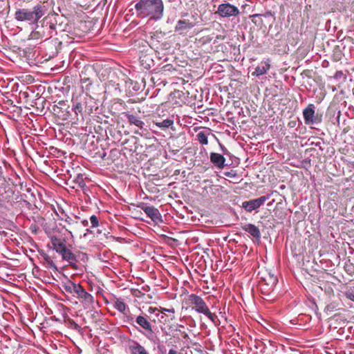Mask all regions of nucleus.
I'll return each mask as SVG.
<instances>
[{"instance_id": "obj_1", "label": "nucleus", "mask_w": 354, "mask_h": 354, "mask_svg": "<svg viewBox=\"0 0 354 354\" xmlns=\"http://www.w3.org/2000/svg\"><path fill=\"white\" fill-rule=\"evenodd\" d=\"M135 8L138 17L158 20L163 16L164 4L162 0H138Z\"/></svg>"}, {"instance_id": "obj_2", "label": "nucleus", "mask_w": 354, "mask_h": 354, "mask_svg": "<svg viewBox=\"0 0 354 354\" xmlns=\"http://www.w3.org/2000/svg\"><path fill=\"white\" fill-rule=\"evenodd\" d=\"M45 14L44 7L41 5L34 6L33 10L27 8L17 10L15 13V18L20 21H29L31 24L37 23L39 19Z\"/></svg>"}, {"instance_id": "obj_3", "label": "nucleus", "mask_w": 354, "mask_h": 354, "mask_svg": "<svg viewBox=\"0 0 354 354\" xmlns=\"http://www.w3.org/2000/svg\"><path fill=\"white\" fill-rule=\"evenodd\" d=\"M186 302L197 313L204 314L214 324H217V322L218 321L217 316L210 312L205 302L201 297L195 294H191L187 297Z\"/></svg>"}, {"instance_id": "obj_4", "label": "nucleus", "mask_w": 354, "mask_h": 354, "mask_svg": "<svg viewBox=\"0 0 354 354\" xmlns=\"http://www.w3.org/2000/svg\"><path fill=\"white\" fill-rule=\"evenodd\" d=\"M63 287L66 292L75 293L77 297L82 299L85 304L90 305L93 304V297L87 292L80 284L68 281L64 284Z\"/></svg>"}, {"instance_id": "obj_5", "label": "nucleus", "mask_w": 354, "mask_h": 354, "mask_svg": "<svg viewBox=\"0 0 354 354\" xmlns=\"http://www.w3.org/2000/svg\"><path fill=\"white\" fill-rule=\"evenodd\" d=\"M217 13L222 17H236L239 15L237 7L227 3L218 6Z\"/></svg>"}, {"instance_id": "obj_6", "label": "nucleus", "mask_w": 354, "mask_h": 354, "mask_svg": "<svg viewBox=\"0 0 354 354\" xmlns=\"http://www.w3.org/2000/svg\"><path fill=\"white\" fill-rule=\"evenodd\" d=\"M268 198L269 197L267 196H262L256 199L245 201L242 203V207L246 211L251 212L262 205L268 199Z\"/></svg>"}, {"instance_id": "obj_7", "label": "nucleus", "mask_w": 354, "mask_h": 354, "mask_svg": "<svg viewBox=\"0 0 354 354\" xmlns=\"http://www.w3.org/2000/svg\"><path fill=\"white\" fill-rule=\"evenodd\" d=\"M140 207L153 221H161V215L158 209L153 206L145 205V204H142Z\"/></svg>"}, {"instance_id": "obj_8", "label": "nucleus", "mask_w": 354, "mask_h": 354, "mask_svg": "<svg viewBox=\"0 0 354 354\" xmlns=\"http://www.w3.org/2000/svg\"><path fill=\"white\" fill-rule=\"evenodd\" d=\"M315 106L313 104H309L308 106L304 109L303 115L306 124L315 123Z\"/></svg>"}, {"instance_id": "obj_9", "label": "nucleus", "mask_w": 354, "mask_h": 354, "mask_svg": "<svg viewBox=\"0 0 354 354\" xmlns=\"http://www.w3.org/2000/svg\"><path fill=\"white\" fill-rule=\"evenodd\" d=\"M136 322L141 328L147 331L146 335L147 337H149V335L153 333L152 326L145 317L139 315L136 317Z\"/></svg>"}, {"instance_id": "obj_10", "label": "nucleus", "mask_w": 354, "mask_h": 354, "mask_svg": "<svg viewBox=\"0 0 354 354\" xmlns=\"http://www.w3.org/2000/svg\"><path fill=\"white\" fill-rule=\"evenodd\" d=\"M50 241L53 245V248L56 252H59V250H61L66 246V240L64 238L52 236L50 237Z\"/></svg>"}, {"instance_id": "obj_11", "label": "nucleus", "mask_w": 354, "mask_h": 354, "mask_svg": "<svg viewBox=\"0 0 354 354\" xmlns=\"http://www.w3.org/2000/svg\"><path fill=\"white\" fill-rule=\"evenodd\" d=\"M194 26V24L187 19H180L178 21L176 26L175 31L182 33L184 30L191 29Z\"/></svg>"}, {"instance_id": "obj_12", "label": "nucleus", "mask_w": 354, "mask_h": 354, "mask_svg": "<svg viewBox=\"0 0 354 354\" xmlns=\"http://www.w3.org/2000/svg\"><path fill=\"white\" fill-rule=\"evenodd\" d=\"M210 160L212 163H214L217 167L222 169L224 167L225 158L224 156L220 153H212L210 154Z\"/></svg>"}, {"instance_id": "obj_13", "label": "nucleus", "mask_w": 354, "mask_h": 354, "mask_svg": "<svg viewBox=\"0 0 354 354\" xmlns=\"http://www.w3.org/2000/svg\"><path fill=\"white\" fill-rule=\"evenodd\" d=\"M270 68L268 62H261L255 68V71L252 73V75L259 76L267 73Z\"/></svg>"}, {"instance_id": "obj_14", "label": "nucleus", "mask_w": 354, "mask_h": 354, "mask_svg": "<svg viewBox=\"0 0 354 354\" xmlns=\"http://www.w3.org/2000/svg\"><path fill=\"white\" fill-rule=\"evenodd\" d=\"M57 253L62 256L64 260L68 261L70 263L76 261L75 255L66 246L62 250H59Z\"/></svg>"}, {"instance_id": "obj_15", "label": "nucleus", "mask_w": 354, "mask_h": 354, "mask_svg": "<svg viewBox=\"0 0 354 354\" xmlns=\"http://www.w3.org/2000/svg\"><path fill=\"white\" fill-rule=\"evenodd\" d=\"M113 306L118 311L123 313L124 315H127L129 312V308L127 305L124 303L123 299L120 298H115L113 300Z\"/></svg>"}, {"instance_id": "obj_16", "label": "nucleus", "mask_w": 354, "mask_h": 354, "mask_svg": "<svg viewBox=\"0 0 354 354\" xmlns=\"http://www.w3.org/2000/svg\"><path fill=\"white\" fill-rule=\"evenodd\" d=\"M86 102L85 99H78L73 100V111L75 113L76 115L79 113L82 114L83 113L84 107L85 106Z\"/></svg>"}, {"instance_id": "obj_17", "label": "nucleus", "mask_w": 354, "mask_h": 354, "mask_svg": "<svg viewBox=\"0 0 354 354\" xmlns=\"http://www.w3.org/2000/svg\"><path fill=\"white\" fill-rule=\"evenodd\" d=\"M126 117L128 120V122L130 124H133L138 127L140 130H142L144 129L145 123L143 121L140 120V118L132 114H126Z\"/></svg>"}, {"instance_id": "obj_18", "label": "nucleus", "mask_w": 354, "mask_h": 354, "mask_svg": "<svg viewBox=\"0 0 354 354\" xmlns=\"http://www.w3.org/2000/svg\"><path fill=\"white\" fill-rule=\"evenodd\" d=\"M242 228L243 230L248 232L249 234H250L252 236H254L255 238L259 239L261 236V233H260L259 228L253 224H250V223L246 224L244 226H243Z\"/></svg>"}, {"instance_id": "obj_19", "label": "nucleus", "mask_w": 354, "mask_h": 354, "mask_svg": "<svg viewBox=\"0 0 354 354\" xmlns=\"http://www.w3.org/2000/svg\"><path fill=\"white\" fill-rule=\"evenodd\" d=\"M129 350L131 354H149L146 349L136 342H133L129 346Z\"/></svg>"}, {"instance_id": "obj_20", "label": "nucleus", "mask_w": 354, "mask_h": 354, "mask_svg": "<svg viewBox=\"0 0 354 354\" xmlns=\"http://www.w3.org/2000/svg\"><path fill=\"white\" fill-rule=\"evenodd\" d=\"M277 277L274 276L273 274H268L266 277L262 279L261 283H266L270 288H275L277 284Z\"/></svg>"}, {"instance_id": "obj_21", "label": "nucleus", "mask_w": 354, "mask_h": 354, "mask_svg": "<svg viewBox=\"0 0 354 354\" xmlns=\"http://www.w3.org/2000/svg\"><path fill=\"white\" fill-rule=\"evenodd\" d=\"M208 134H209V130H207V132L200 131L196 135V140L201 145H207L208 144V138H207Z\"/></svg>"}, {"instance_id": "obj_22", "label": "nucleus", "mask_w": 354, "mask_h": 354, "mask_svg": "<svg viewBox=\"0 0 354 354\" xmlns=\"http://www.w3.org/2000/svg\"><path fill=\"white\" fill-rule=\"evenodd\" d=\"M173 124L174 121L170 119H166L160 122H155V124L160 128H168Z\"/></svg>"}, {"instance_id": "obj_23", "label": "nucleus", "mask_w": 354, "mask_h": 354, "mask_svg": "<svg viewBox=\"0 0 354 354\" xmlns=\"http://www.w3.org/2000/svg\"><path fill=\"white\" fill-rule=\"evenodd\" d=\"M260 288L263 292L268 295L272 292L274 289V288H270L268 285H266V283H260Z\"/></svg>"}, {"instance_id": "obj_24", "label": "nucleus", "mask_w": 354, "mask_h": 354, "mask_svg": "<svg viewBox=\"0 0 354 354\" xmlns=\"http://www.w3.org/2000/svg\"><path fill=\"white\" fill-rule=\"evenodd\" d=\"M346 296L348 299L354 301V286L350 287L346 292Z\"/></svg>"}, {"instance_id": "obj_25", "label": "nucleus", "mask_w": 354, "mask_h": 354, "mask_svg": "<svg viewBox=\"0 0 354 354\" xmlns=\"http://www.w3.org/2000/svg\"><path fill=\"white\" fill-rule=\"evenodd\" d=\"M90 221L92 224L93 227H96L98 226V224H99L98 218H97L96 216H95V215L91 216L90 218Z\"/></svg>"}, {"instance_id": "obj_26", "label": "nucleus", "mask_w": 354, "mask_h": 354, "mask_svg": "<svg viewBox=\"0 0 354 354\" xmlns=\"http://www.w3.org/2000/svg\"><path fill=\"white\" fill-rule=\"evenodd\" d=\"M68 324H69V327L73 328V329H75V330H80V326L77 324H76L72 319H69L68 320Z\"/></svg>"}, {"instance_id": "obj_27", "label": "nucleus", "mask_w": 354, "mask_h": 354, "mask_svg": "<svg viewBox=\"0 0 354 354\" xmlns=\"http://www.w3.org/2000/svg\"><path fill=\"white\" fill-rule=\"evenodd\" d=\"M147 312L149 314H153L156 313V316L159 315L160 310L157 308L155 307H149L147 310Z\"/></svg>"}, {"instance_id": "obj_28", "label": "nucleus", "mask_w": 354, "mask_h": 354, "mask_svg": "<svg viewBox=\"0 0 354 354\" xmlns=\"http://www.w3.org/2000/svg\"><path fill=\"white\" fill-rule=\"evenodd\" d=\"M65 222L67 223L69 225L77 224V221L73 220L71 217L67 216L65 219Z\"/></svg>"}, {"instance_id": "obj_29", "label": "nucleus", "mask_w": 354, "mask_h": 354, "mask_svg": "<svg viewBox=\"0 0 354 354\" xmlns=\"http://www.w3.org/2000/svg\"><path fill=\"white\" fill-rule=\"evenodd\" d=\"M159 310H160V313H163L164 312H169V313H174V312H175L174 308L167 309V308H160V309Z\"/></svg>"}, {"instance_id": "obj_30", "label": "nucleus", "mask_w": 354, "mask_h": 354, "mask_svg": "<svg viewBox=\"0 0 354 354\" xmlns=\"http://www.w3.org/2000/svg\"><path fill=\"white\" fill-rule=\"evenodd\" d=\"M168 354H182V353H180V352H178V351H176V350L170 349V350L169 351Z\"/></svg>"}, {"instance_id": "obj_31", "label": "nucleus", "mask_w": 354, "mask_h": 354, "mask_svg": "<svg viewBox=\"0 0 354 354\" xmlns=\"http://www.w3.org/2000/svg\"><path fill=\"white\" fill-rule=\"evenodd\" d=\"M182 336L184 339H189V335L185 332L182 333Z\"/></svg>"}, {"instance_id": "obj_32", "label": "nucleus", "mask_w": 354, "mask_h": 354, "mask_svg": "<svg viewBox=\"0 0 354 354\" xmlns=\"http://www.w3.org/2000/svg\"><path fill=\"white\" fill-rule=\"evenodd\" d=\"M63 228L66 229V230L70 234L71 237H73V234L72 232L70 230L67 229L65 225L63 226Z\"/></svg>"}, {"instance_id": "obj_33", "label": "nucleus", "mask_w": 354, "mask_h": 354, "mask_svg": "<svg viewBox=\"0 0 354 354\" xmlns=\"http://www.w3.org/2000/svg\"><path fill=\"white\" fill-rule=\"evenodd\" d=\"M224 39H225V36L218 35L216 37V39H218V40H224Z\"/></svg>"}, {"instance_id": "obj_34", "label": "nucleus", "mask_w": 354, "mask_h": 354, "mask_svg": "<svg viewBox=\"0 0 354 354\" xmlns=\"http://www.w3.org/2000/svg\"><path fill=\"white\" fill-rule=\"evenodd\" d=\"M82 224H83L84 226L88 225V221H86V220L83 221H82Z\"/></svg>"}, {"instance_id": "obj_35", "label": "nucleus", "mask_w": 354, "mask_h": 354, "mask_svg": "<svg viewBox=\"0 0 354 354\" xmlns=\"http://www.w3.org/2000/svg\"><path fill=\"white\" fill-rule=\"evenodd\" d=\"M135 133L142 136V133H139L138 131H136Z\"/></svg>"}, {"instance_id": "obj_36", "label": "nucleus", "mask_w": 354, "mask_h": 354, "mask_svg": "<svg viewBox=\"0 0 354 354\" xmlns=\"http://www.w3.org/2000/svg\"><path fill=\"white\" fill-rule=\"evenodd\" d=\"M353 168H354V162H353Z\"/></svg>"}]
</instances>
